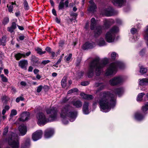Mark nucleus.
<instances>
[{
	"label": "nucleus",
	"mask_w": 148,
	"mask_h": 148,
	"mask_svg": "<svg viewBox=\"0 0 148 148\" xmlns=\"http://www.w3.org/2000/svg\"><path fill=\"white\" fill-rule=\"evenodd\" d=\"M55 20L56 23H60V19H59L57 17H56L55 19Z\"/></svg>",
	"instance_id": "63"
},
{
	"label": "nucleus",
	"mask_w": 148,
	"mask_h": 148,
	"mask_svg": "<svg viewBox=\"0 0 148 148\" xmlns=\"http://www.w3.org/2000/svg\"><path fill=\"white\" fill-rule=\"evenodd\" d=\"M69 2L68 0H66L65 2L64 3V5H65L66 7H68L69 5Z\"/></svg>",
	"instance_id": "55"
},
{
	"label": "nucleus",
	"mask_w": 148,
	"mask_h": 148,
	"mask_svg": "<svg viewBox=\"0 0 148 148\" xmlns=\"http://www.w3.org/2000/svg\"><path fill=\"white\" fill-rule=\"evenodd\" d=\"M143 35L145 39V37H148V25L145 28V29Z\"/></svg>",
	"instance_id": "33"
},
{
	"label": "nucleus",
	"mask_w": 148,
	"mask_h": 148,
	"mask_svg": "<svg viewBox=\"0 0 148 148\" xmlns=\"http://www.w3.org/2000/svg\"><path fill=\"white\" fill-rule=\"evenodd\" d=\"M42 132L41 130H38L34 132L32 135V138L33 140L36 141L41 138Z\"/></svg>",
	"instance_id": "11"
},
{
	"label": "nucleus",
	"mask_w": 148,
	"mask_h": 148,
	"mask_svg": "<svg viewBox=\"0 0 148 148\" xmlns=\"http://www.w3.org/2000/svg\"><path fill=\"white\" fill-rule=\"evenodd\" d=\"M89 84V83L88 82H81V84L83 86H86L88 85Z\"/></svg>",
	"instance_id": "51"
},
{
	"label": "nucleus",
	"mask_w": 148,
	"mask_h": 148,
	"mask_svg": "<svg viewBox=\"0 0 148 148\" xmlns=\"http://www.w3.org/2000/svg\"><path fill=\"white\" fill-rule=\"evenodd\" d=\"M96 21L94 18H92L91 20L90 29L91 30H93L96 25Z\"/></svg>",
	"instance_id": "26"
},
{
	"label": "nucleus",
	"mask_w": 148,
	"mask_h": 148,
	"mask_svg": "<svg viewBox=\"0 0 148 148\" xmlns=\"http://www.w3.org/2000/svg\"><path fill=\"white\" fill-rule=\"evenodd\" d=\"M114 22L113 20L105 19L103 20V26H99L96 27L94 31L95 35L96 36L100 35L102 32L103 28L104 29H107L110 27L114 23Z\"/></svg>",
	"instance_id": "6"
},
{
	"label": "nucleus",
	"mask_w": 148,
	"mask_h": 148,
	"mask_svg": "<svg viewBox=\"0 0 148 148\" xmlns=\"http://www.w3.org/2000/svg\"><path fill=\"white\" fill-rule=\"evenodd\" d=\"M124 81V77L121 76H116L111 79L109 81V84L112 86H116L121 84Z\"/></svg>",
	"instance_id": "10"
},
{
	"label": "nucleus",
	"mask_w": 148,
	"mask_h": 148,
	"mask_svg": "<svg viewBox=\"0 0 148 148\" xmlns=\"http://www.w3.org/2000/svg\"><path fill=\"white\" fill-rule=\"evenodd\" d=\"M61 1H60L59 6V9H62L64 6V3L63 2V1L64 0H60Z\"/></svg>",
	"instance_id": "38"
},
{
	"label": "nucleus",
	"mask_w": 148,
	"mask_h": 148,
	"mask_svg": "<svg viewBox=\"0 0 148 148\" xmlns=\"http://www.w3.org/2000/svg\"><path fill=\"white\" fill-rule=\"evenodd\" d=\"M24 100L23 98L22 97H20L17 98L16 99V101L18 103L19 102L20 100L23 101Z\"/></svg>",
	"instance_id": "48"
},
{
	"label": "nucleus",
	"mask_w": 148,
	"mask_h": 148,
	"mask_svg": "<svg viewBox=\"0 0 148 148\" xmlns=\"http://www.w3.org/2000/svg\"><path fill=\"white\" fill-rule=\"evenodd\" d=\"M45 50L50 53L52 51L51 48L49 47H47L45 49Z\"/></svg>",
	"instance_id": "50"
},
{
	"label": "nucleus",
	"mask_w": 148,
	"mask_h": 148,
	"mask_svg": "<svg viewBox=\"0 0 148 148\" xmlns=\"http://www.w3.org/2000/svg\"><path fill=\"white\" fill-rule=\"evenodd\" d=\"M28 64L27 61L25 60H22L20 61L19 63V66L22 69H26L27 66Z\"/></svg>",
	"instance_id": "21"
},
{
	"label": "nucleus",
	"mask_w": 148,
	"mask_h": 148,
	"mask_svg": "<svg viewBox=\"0 0 148 148\" xmlns=\"http://www.w3.org/2000/svg\"><path fill=\"white\" fill-rule=\"evenodd\" d=\"M138 38V37L136 36L135 37H134L133 38H130V40L132 42H134L137 40Z\"/></svg>",
	"instance_id": "47"
},
{
	"label": "nucleus",
	"mask_w": 148,
	"mask_h": 148,
	"mask_svg": "<svg viewBox=\"0 0 148 148\" xmlns=\"http://www.w3.org/2000/svg\"><path fill=\"white\" fill-rule=\"evenodd\" d=\"M5 42V39L4 38H2V39L1 40H0V45H4V43Z\"/></svg>",
	"instance_id": "45"
},
{
	"label": "nucleus",
	"mask_w": 148,
	"mask_h": 148,
	"mask_svg": "<svg viewBox=\"0 0 148 148\" xmlns=\"http://www.w3.org/2000/svg\"><path fill=\"white\" fill-rule=\"evenodd\" d=\"M89 103L88 102H85L83 104V113L85 114L89 113L90 112L88 109Z\"/></svg>",
	"instance_id": "17"
},
{
	"label": "nucleus",
	"mask_w": 148,
	"mask_h": 148,
	"mask_svg": "<svg viewBox=\"0 0 148 148\" xmlns=\"http://www.w3.org/2000/svg\"><path fill=\"white\" fill-rule=\"evenodd\" d=\"M25 55L23 53H19L15 55V57L17 60H19L22 58H25Z\"/></svg>",
	"instance_id": "28"
},
{
	"label": "nucleus",
	"mask_w": 148,
	"mask_h": 148,
	"mask_svg": "<svg viewBox=\"0 0 148 148\" xmlns=\"http://www.w3.org/2000/svg\"><path fill=\"white\" fill-rule=\"evenodd\" d=\"M2 80L4 82H7V79L3 75H1V76Z\"/></svg>",
	"instance_id": "44"
},
{
	"label": "nucleus",
	"mask_w": 148,
	"mask_h": 148,
	"mask_svg": "<svg viewBox=\"0 0 148 148\" xmlns=\"http://www.w3.org/2000/svg\"><path fill=\"white\" fill-rule=\"evenodd\" d=\"M8 31L10 32H13V30H14V29H13L11 27H8Z\"/></svg>",
	"instance_id": "56"
},
{
	"label": "nucleus",
	"mask_w": 148,
	"mask_h": 148,
	"mask_svg": "<svg viewBox=\"0 0 148 148\" xmlns=\"http://www.w3.org/2000/svg\"><path fill=\"white\" fill-rule=\"evenodd\" d=\"M147 71V69L144 68L143 67H141L140 69V72L141 74L145 73Z\"/></svg>",
	"instance_id": "35"
},
{
	"label": "nucleus",
	"mask_w": 148,
	"mask_h": 148,
	"mask_svg": "<svg viewBox=\"0 0 148 148\" xmlns=\"http://www.w3.org/2000/svg\"><path fill=\"white\" fill-rule=\"evenodd\" d=\"M51 55V57L53 59H54V58L56 56V54L55 52L52 51L50 53Z\"/></svg>",
	"instance_id": "52"
},
{
	"label": "nucleus",
	"mask_w": 148,
	"mask_h": 148,
	"mask_svg": "<svg viewBox=\"0 0 148 148\" xmlns=\"http://www.w3.org/2000/svg\"><path fill=\"white\" fill-rule=\"evenodd\" d=\"M97 44L99 46H102L106 45V42L104 39L103 38H101L97 41Z\"/></svg>",
	"instance_id": "25"
},
{
	"label": "nucleus",
	"mask_w": 148,
	"mask_h": 148,
	"mask_svg": "<svg viewBox=\"0 0 148 148\" xmlns=\"http://www.w3.org/2000/svg\"><path fill=\"white\" fill-rule=\"evenodd\" d=\"M111 58L113 60H114L118 57V55L115 52H112L111 54Z\"/></svg>",
	"instance_id": "32"
},
{
	"label": "nucleus",
	"mask_w": 148,
	"mask_h": 148,
	"mask_svg": "<svg viewBox=\"0 0 148 148\" xmlns=\"http://www.w3.org/2000/svg\"><path fill=\"white\" fill-rule=\"evenodd\" d=\"M23 4L25 8L27 9L29 8L28 3L26 0H24Z\"/></svg>",
	"instance_id": "40"
},
{
	"label": "nucleus",
	"mask_w": 148,
	"mask_h": 148,
	"mask_svg": "<svg viewBox=\"0 0 148 148\" xmlns=\"http://www.w3.org/2000/svg\"><path fill=\"white\" fill-rule=\"evenodd\" d=\"M46 111L47 114L49 115V117L47 118L43 113H39L37 114L36 117L38 125H44L57 119L58 110L56 108L50 107L47 109Z\"/></svg>",
	"instance_id": "3"
},
{
	"label": "nucleus",
	"mask_w": 148,
	"mask_h": 148,
	"mask_svg": "<svg viewBox=\"0 0 148 148\" xmlns=\"http://www.w3.org/2000/svg\"><path fill=\"white\" fill-rule=\"evenodd\" d=\"M123 88H117L115 90L114 94L111 92L104 91L100 93L98 102L100 106L101 110L107 112L113 108L116 105V98L115 95L120 96L123 92Z\"/></svg>",
	"instance_id": "1"
},
{
	"label": "nucleus",
	"mask_w": 148,
	"mask_h": 148,
	"mask_svg": "<svg viewBox=\"0 0 148 148\" xmlns=\"http://www.w3.org/2000/svg\"><path fill=\"white\" fill-rule=\"evenodd\" d=\"M72 55L71 54H70L68 56L65 57V58L66 59V60L67 61L69 62L71 59L72 57Z\"/></svg>",
	"instance_id": "42"
},
{
	"label": "nucleus",
	"mask_w": 148,
	"mask_h": 148,
	"mask_svg": "<svg viewBox=\"0 0 148 148\" xmlns=\"http://www.w3.org/2000/svg\"><path fill=\"white\" fill-rule=\"evenodd\" d=\"M95 86L99 87V89L96 91V94H97L100 90L103 89L105 87V86L103 84L99 83L96 84Z\"/></svg>",
	"instance_id": "24"
},
{
	"label": "nucleus",
	"mask_w": 148,
	"mask_h": 148,
	"mask_svg": "<svg viewBox=\"0 0 148 148\" xmlns=\"http://www.w3.org/2000/svg\"><path fill=\"white\" fill-rule=\"evenodd\" d=\"M17 114V111L15 110H12L11 111V113L10 114V116L12 117L16 115Z\"/></svg>",
	"instance_id": "39"
},
{
	"label": "nucleus",
	"mask_w": 148,
	"mask_h": 148,
	"mask_svg": "<svg viewBox=\"0 0 148 148\" xmlns=\"http://www.w3.org/2000/svg\"><path fill=\"white\" fill-rule=\"evenodd\" d=\"M119 31V29L118 27L114 26L111 28L110 30L106 33L105 38L106 40L109 43L112 42H114L115 34Z\"/></svg>",
	"instance_id": "7"
},
{
	"label": "nucleus",
	"mask_w": 148,
	"mask_h": 148,
	"mask_svg": "<svg viewBox=\"0 0 148 148\" xmlns=\"http://www.w3.org/2000/svg\"><path fill=\"white\" fill-rule=\"evenodd\" d=\"M66 77H64L61 81V85L63 88H65L66 86Z\"/></svg>",
	"instance_id": "29"
},
{
	"label": "nucleus",
	"mask_w": 148,
	"mask_h": 148,
	"mask_svg": "<svg viewBox=\"0 0 148 148\" xmlns=\"http://www.w3.org/2000/svg\"><path fill=\"white\" fill-rule=\"evenodd\" d=\"M36 50L37 51V53L40 55L44 54L46 52L45 51H42V49L39 48H37L36 49Z\"/></svg>",
	"instance_id": "36"
},
{
	"label": "nucleus",
	"mask_w": 148,
	"mask_h": 148,
	"mask_svg": "<svg viewBox=\"0 0 148 148\" xmlns=\"http://www.w3.org/2000/svg\"><path fill=\"white\" fill-rule=\"evenodd\" d=\"M71 107L67 105L63 108L61 110L60 113L61 117L63 119L62 120V122L64 124H67L68 123V121H66L64 119L68 117L70 118V121L71 122L73 121L75 119L77 113L76 112H73L71 111L70 109Z\"/></svg>",
	"instance_id": "4"
},
{
	"label": "nucleus",
	"mask_w": 148,
	"mask_h": 148,
	"mask_svg": "<svg viewBox=\"0 0 148 148\" xmlns=\"http://www.w3.org/2000/svg\"><path fill=\"white\" fill-rule=\"evenodd\" d=\"M62 58V56H61L60 58L58 59V61L57 62V64H59L61 62Z\"/></svg>",
	"instance_id": "58"
},
{
	"label": "nucleus",
	"mask_w": 148,
	"mask_h": 148,
	"mask_svg": "<svg viewBox=\"0 0 148 148\" xmlns=\"http://www.w3.org/2000/svg\"><path fill=\"white\" fill-rule=\"evenodd\" d=\"M43 87L42 85H41L37 87V92H40L42 89Z\"/></svg>",
	"instance_id": "43"
},
{
	"label": "nucleus",
	"mask_w": 148,
	"mask_h": 148,
	"mask_svg": "<svg viewBox=\"0 0 148 148\" xmlns=\"http://www.w3.org/2000/svg\"><path fill=\"white\" fill-rule=\"evenodd\" d=\"M107 58H105L101 62L99 61V58H97L93 60L90 62L87 73V75L89 77L93 75L95 69V72L97 76L100 75L103 71V68L108 63Z\"/></svg>",
	"instance_id": "2"
},
{
	"label": "nucleus",
	"mask_w": 148,
	"mask_h": 148,
	"mask_svg": "<svg viewBox=\"0 0 148 148\" xmlns=\"http://www.w3.org/2000/svg\"><path fill=\"white\" fill-rule=\"evenodd\" d=\"M69 100L68 98L67 97H66L64 98L62 100V103H65Z\"/></svg>",
	"instance_id": "57"
},
{
	"label": "nucleus",
	"mask_w": 148,
	"mask_h": 148,
	"mask_svg": "<svg viewBox=\"0 0 148 148\" xmlns=\"http://www.w3.org/2000/svg\"><path fill=\"white\" fill-rule=\"evenodd\" d=\"M11 27L14 29L16 28V24L14 22H13Z\"/></svg>",
	"instance_id": "54"
},
{
	"label": "nucleus",
	"mask_w": 148,
	"mask_h": 148,
	"mask_svg": "<svg viewBox=\"0 0 148 148\" xmlns=\"http://www.w3.org/2000/svg\"><path fill=\"white\" fill-rule=\"evenodd\" d=\"M125 66L124 64L121 62L112 63L109 65L105 71L104 75L106 76H113L116 73L118 67L123 69Z\"/></svg>",
	"instance_id": "5"
},
{
	"label": "nucleus",
	"mask_w": 148,
	"mask_h": 148,
	"mask_svg": "<svg viewBox=\"0 0 148 148\" xmlns=\"http://www.w3.org/2000/svg\"><path fill=\"white\" fill-rule=\"evenodd\" d=\"M137 30L135 28H132L130 30V32L132 34H136L137 32Z\"/></svg>",
	"instance_id": "41"
},
{
	"label": "nucleus",
	"mask_w": 148,
	"mask_h": 148,
	"mask_svg": "<svg viewBox=\"0 0 148 148\" xmlns=\"http://www.w3.org/2000/svg\"><path fill=\"white\" fill-rule=\"evenodd\" d=\"M50 61L49 60H45L43 61L42 62V64L45 65L50 62Z\"/></svg>",
	"instance_id": "53"
},
{
	"label": "nucleus",
	"mask_w": 148,
	"mask_h": 148,
	"mask_svg": "<svg viewBox=\"0 0 148 148\" xmlns=\"http://www.w3.org/2000/svg\"><path fill=\"white\" fill-rule=\"evenodd\" d=\"M89 3L90 4L91 7L90 9H95L97 8L96 5L95 4L92 0H90L89 1Z\"/></svg>",
	"instance_id": "30"
},
{
	"label": "nucleus",
	"mask_w": 148,
	"mask_h": 148,
	"mask_svg": "<svg viewBox=\"0 0 148 148\" xmlns=\"http://www.w3.org/2000/svg\"><path fill=\"white\" fill-rule=\"evenodd\" d=\"M30 145V139L27 138L24 141L21 148H29Z\"/></svg>",
	"instance_id": "22"
},
{
	"label": "nucleus",
	"mask_w": 148,
	"mask_h": 148,
	"mask_svg": "<svg viewBox=\"0 0 148 148\" xmlns=\"http://www.w3.org/2000/svg\"><path fill=\"white\" fill-rule=\"evenodd\" d=\"M31 52L30 51H28V52L26 53L25 54L24 53L25 55V57H27L29 56Z\"/></svg>",
	"instance_id": "60"
},
{
	"label": "nucleus",
	"mask_w": 148,
	"mask_h": 148,
	"mask_svg": "<svg viewBox=\"0 0 148 148\" xmlns=\"http://www.w3.org/2000/svg\"><path fill=\"white\" fill-rule=\"evenodd\" d=\"M54 133V129L49 128L47 129L45 132V137L46 138H49L53 135Z\"/></svg>",
	"instance_id": "13"
},
{
	"label": "nucleus",
	"mask_w": 148,
	"mask_h": 148,
	"mask_svg": "<svg viewBox=\"0 0 148 148\" xmlns=\"http://www.w3.org/2000/svg\"><path fill=\"white\" fill-rule=\"evenodd\" d=\"M139 84L141 86L146 85L148 84V78H143L139 80Z\"/></svg>",
	"instance_id": "23"
},
{
	"label": "nucleus",
	"mask_w": 148,
	"mask_h": 148,
	"mask_svg": "<svg viewBox=\"0 0 148 148\" xmlns=\"http://www.w3.org/2000/svg\"><path fill=\"white\" fill-rule=\"evenodd\" d=\"M72 103L75 107L77 108H81L82 105V102L79 100H74L72 101Z\"/></svg>",
	"instance_id": "15"
},
{
	"label": "nucleus",
	"mask_w": 148,
	"mask_h": 148,
	"mask_svg": "<svg viewBox=\"0 0 148 148\" xmlns=\"http://www.w3.org/2000/svg\"><path fill=\"white\" fill-rule=\"evenodd\" d=\"M30 114L29 112H24L20 116L19 120L20 121H24L27 120L29 118Z\"/></svg>",
	"instance_id": "12"
},
{
	"label": "nucleus",
	"mask_w": 148,
	"mask_h": 148,
	"mask_svg": "<svg viewBox=\"0 0 148 148\" xmlns=\"http://www.w3.org/2000/svg\"><path fill=\"white\" fill-rule=\"evenodd\" d=\"M76 10H73V12H71V17H72V18L71 19V21H72L73 20H75L76 18V17L77 16V14L76 13L74 12H75Z\"/></svg>",
	"instance_id": "27"
},
{
	"label": "nucleus",
	"mask_w": 148,
	"mask_h": 148,
	"mask_svg": "<svg viewBox=\"0 0 148 148\" xmlns=\"http://www.w3.org/2000/svg\"><path fill=\"white\" fill-rule=\"evenodd\" d=\"M78 75L79 76V78H80L81 77L83 76L84 74V72L82 71L78 73Z\"/></svg>",
	"instance_id": "59"
},
{
	"label": "nucleus",
	"mask_w": 148,
	"mask_h": 148,
	"mask_svg": "<svg viewBox=\"0 0 148 148\" xmlns=\"http://www.w3.org/2000/svg\"><path fill=\"white\" fill-rule=\"evenodd\" d=\"M33 69V68L32 66H29V69H28V71L29 72H32V71Z\"/></svg>",
	"instance_id": "64"
},
{
	"label": "nucleus",
	"mask_w": 148,
	"mask_h": 148,
	"mask_svg": "<svg viewBox=\"0 0 148 148\" xmlns=\"http://www.w3.org/2000/svg\"><path fill=\"white\" fill-rule=\"evenodd\" d=\"M2 102L4 103H6L7 102L9 99V98L6 96H3L1 99Z\"/></svg>",
	"instance_id": "34"
},
{
	"label": "nucleus",
	"mask_w": 148,
	"mask_h": 148,
	"mask_svg": "<svg viewBox=\"0 0 148 148\" xmlns=\"http://www.w3.org/2000/svg\"><path fill=\"white\" fill-rule=\"evenodd\" d=\"M39 71V70L37 69H34V72L35 74H37L38 73Z\"/></svg>",
	"instance_id": "62"
},
{
	"label": "nucleus",
	"mask_w": 148,
	"mask_h": 148,
	"mask_svg": "<svg viewBox=\"0 0 148 148\" xmlns=\"http://www.w3.org/2000/svg\"><path fill=\"white\" fill-rule=\"evenodd\" d=\"M9 21V18L8 17H6L4 19L3 23L4 24H6Z\"/></svg>",
	"instance_id": "46"
},
{
	"label": "nucleus",
	"mask_w": 148,
	"mask_h": 148,
	"mask_svg": "<svg viewBox=\"0 0 148 148\" xmlns=\"http://www.w3.org/2000/svg\"><path fill=\"white\" fill-rule=\"evenodd\" d=\"M126 0H113L112 2L115 5L121 6L126 2Z\"/></svg>",
	"instance_id": "19"
},
{
	"label": "nucleus",
	"mask_w": 148,
	"mask_h": 148,
	"mask_svg": "<svg viewBox=\"0 0 148 148\" xmlns=\"http://www.w3.org/2000/svg\"><path fill=\"white\" fill-rule=\"evenodd\" d=\"M80 96L82 98L88 100H91L94 97L92 95L86 94L83 92L80 94Z\"/></svg>",
	"instance_id": "20"
},
{
	"label": "nucleus",
	"mask_w": 148,
	"mask_h": 148,
	"mask_svg": "<svg viewBox=\"0 0 148 148\" xmlns=\"http://www.w3.org/2000/svg\"><path fill=\"white\" fill-rule=\"evenodd\" d=\"M148 109V102L146 103L145 105L142 107V112H137L135 113L134 114L135 119L138 121H140L143 120L144 118V114Z\"/></svg>",
	"instance_id": "9"
},
{
	"label": "nucleus",
	"mask_w": 148,
	"mask_h": 148,
	"mask_svg": "<svg viewBox=\"0 0 148 148\" xmlns=\"http://www.w3.org/2000/svg\"><path fill=\"white\" fill-rule=\"evenodd\" d=\"M145 95L143 93H139L137 97V100L138 101H140L142 100V98L143 96Z\"/></svg>",
	"instance_id": "31"
},
{
	"label": "nucleus",
	"mask_w": 148,
	"mask_h": 148,
	"mask_svg": "<svg viewBox=\"0 0 148 148\" xmlns=\"http://www.w3.org/2000/svg\"><path fill=\"white\" fill-rule=\"evenodd\" d=\"M8 127H6L4 129V131L3 132V135H5L8 132Z\"/></svg>",
	"instance_id": "49"
},
{
	"label": "nucleus",
	"mask_w": 148,
	"mask_h": 148,
	"mask_svg": "<svg viewBox=\"0 0 148 148\" xmlns=\"http://www.w3.org/2000/svg\"><path fill=\"white\" fill-rule=\"evenodd\" d=\"M78 91V89L76 88H73L69 90L68 92V94H70L76 92Z\"/></svg>",
	"instance_id": "37"
},
{
	"label": "nucleus",
	"mask_w": 148,
	"mask_h": 148,
	"mask_svg": "<svg viewBox=\"0 0 148 148\" xmlns=\"http://www.w3.org/2000/svg\"><path fill=\"white\" fill-rule=\"evenodd\" d=\"M7 141L9 145L12 148H19V143L18 137L17 135L11 133L9 135Z\"/></svg>",
	"instance_id": "8"
},
{
	"label": "nucleus",
	"mask_w": 148,
	"mask_h": 148,
	"mask_svg": "<svg viewBox=\"0 0 148 148\" xmlns=\"http://www.w3.org/2000/svg\"><path fill=\"white\" fill-rule=\"evenodd\" d=\"M20 135L23 136L25 135L27 132V127L23 125H20L18 127Z\"/></svg>",
	"instance_id": "14"
},
{
	"label": "nucleus",
	"mask_w": 148,
	"mask_h": 148,
	"mask_svg": "<svg viewBox=\"0 0 148 148\" xmlns=\"http://www.w3.org/2000/svg\"><path fill=\"white\" fill-rule=\"evenodd\" d=\"M115 10H103L104 12L103 15L108 16H110L114 15L116 14L115 12Z\"/></svg>",
	"instance_id": "16"
},
{
	"label": "nucleus",
	"mask_w": 148,
	"mask_h": 148,
	"mask_svg": "<svg viewBox=\"0 0 148 148\" xmlns=\"http://www.w3.org/2000/svg\"><path fill=\"white\" fill-rule=\"evenodd\" d=\"M95 44L93 42H87L85 43L83 46V48L84 49H91L95 46Z\"/></svg>",
	"instance_id": "18"
},
{
	"label": "nucleus",
	"mask_w": 148,
	"mask_h": 148,
	"mask_svg": "<svg viewBox=\"0 0 148 148\" xmlns=\"http://www.w3.org/2000/svg\"><path fill=\"white\" fill-rule=\"evenodd\" d=\"M20 84L21 85L24 86H26V85L27 84L24 81L21 82Z\"/></svg>",
	"instance_id": "61"
}]
</instances>
